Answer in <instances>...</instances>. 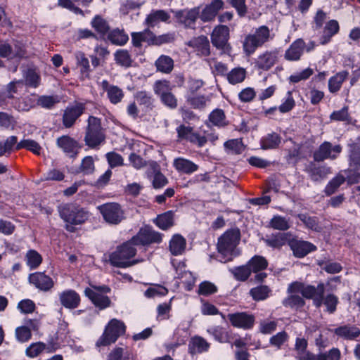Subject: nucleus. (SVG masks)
I'll use <instances>...</instances> for the list:
<instances>
[{
  "instance_id": "nucleus-10",
  "label": "nucleus",
  "mask_w": 360,
  "mask_h": 360,
  "mask_svg": "<svg viewBox=\"0 0 360 360\" xmlns=\"http://www.w3.org/2000/svg\"><path fill=\"white\" fill-rule=\"evenodd\" d=\"M162 234L152 229L150 226L140 229L136 236L131 238V243L135 245H148L152 243H160Z\"/></svg>"
},
{
  "instance_id": "nucleus-36",
  "label": "nucleus",
  "mask_w": 360,
  "mask_h": 360,
  "mask_svg": "<svg viewBox=\"0 0 360 360\" xmlns=\"http://www.w3.org/2000/svg\"><path fill=\"white\" fill-rule=\"evenodd\" d=\"M91 25L95 31L102 37L109 32L110 25L108 21L101 15H96L92 19Z\"/></svg>"
},
{
  "instance_id": "nucleus-42",
  "label": "nucleus",
  "mask_w": 360,
  "mask_h": 360,
  "mask_svg": "<svg viewBox=\"0 0 360 360\" xmlns=\"http://www.w3.org/2000/svg\"><path fill=\"white\" fill-rule=\"evenodd\" d=\"M281 143V136L275 133H271L264 136L262 141V148L263 149L276 148Z\"/></svg>"
},
{
  "instance_id": "nucleus-29",
  "label": "nucleus",
  "mask_w": 360,
  "mask_h": 360,
  "mask_svg": "<svg viewBox=\"0 0 360 360\" xmlns=\"http://www.w3.org/2000/svg\"><path fill=\"white\" fill-rule=\"evenodd\" d=\"M210 345L200 336L193 337L188 345L189 352L191 354H200L208 351Z\"/></svg>"
},
{
  "instance_id": "nucleus-59",
  "label": "nucleus",
  "mask_w": 360,
  "mask_h": 360,
  "mask_svg": "<svg viewBox=\"0 0 360 360\" xmlns=\"http://www.w3.org/2000/svg\"><path fill=\"white\" fill-rule=\"evenodd\" d=\"M224 147L233 154H240L244 150L243 144L238 139H231L226 141Z\"/></svg>"
},
{
  "instance_id": "nucleus-41",
  "label": "nucleus",
  "mask_w": 360,
  "mask_h": 360,
  "mask_svg": "<svg viewBox=\"0 0 360 360\" xmlns=\"http://www.w3.org/2000/svg\"><path fill=\"white\" fill-rule=\"evenodd\" d=\"M251 271L257 273L266 269L268 262L265 257L260 255H255L248 262Z\"/></svg>"
},
{
  "instance_id": "nucleus-3",
  "label": "nucleus",
  "mask_w": 360,
  "mask_h": 360,
  "mask_svg": "<svg viewBox=\"0 0 360 360\" xmlns=\"http://www.w3.org/2000/svg\"><path fill=\"white\" fill-rule=\"evenodd\" d=\"M135 245L131 243V239L118 246L115 251L109 257L111 265L119 268H127L139 262L138 259L131 260L136 254Z\"/></svg>"
},
{
  "instance_id": "nucleus-19",
  "label": "nucleus",
  "mask_w": 360,
  "mask_h": 360,
  "mask_svg": "<svg viewBox=\"0 0 360 360\" xmlns=\"http://www.w3.org/2000/svg\"><path fill=\"white\" fill-rule=\"evenodd\" d=\"M278 58L276 51H266L261 53L255 61L256 66L263 70H269Z\"/></svg>"
},
{
  "instance_id": "nucleus-53",
  "label": "nucleus",
  "mask_w": 360,
  "mask_h": 360,
  "mask_svg": "<svg viewBox=\"0 0 360 360\" xmlns=\"http://www.w3.org/2000/svg\"><path fill=\"white\" fill-rule=\"evenodd\" d=\"M269 225L271 228L280 231H285L290 228L288 220L281 216H274L270 221Z\"/></svg>"
},
{
  "instance_id": "nucleus-1",
  "label": "nucleus",
  "mask_w": 360,
  "mask_h": 360,
  "mask_svg": "<svg viewBox=\"0 0 360 360\" xmlns=\"http://www.w3.org/2000/svg\"><path fill=\"white\" fill-rule=\"evenodd\" d=\"M240 239L238 229H231L224 232L219 238L217 244V251L226 262L239 255L237 245Z\"/></svg>"
},
{
  "instance_id": "nucleus-64",
  "label": "nucleus",
  "mask_w": 360,
  "mask_h": 360,
  "mask_svg": "<svg viewBox=\"0 0 360 360\" xmlns=\"http://www.w3.org/2000/svg\"><path fill=\"white\" fill-rule=\"evenodd\" d=\"M288 338V335L287 333L285 331H281L273 335L270 338L269 343L271 345L276 347L279 349L282 345L287 341Z\"/></svg>"
},
{
  "instance_id": "nucleus-38",
  "label": "nucleus",
  "mask_w": 360,
  "mask_h": 360,
  "mask_svg": "<svg viewBox=\"0 0 360 360\" xmlns=\"http://www.w3.org/2000/svg\"><path fill=\"white\" fill-rule=\"evenodd\" d=\"M108 360H134V357L128 349L117 347L110 352Z\"/></svg>"
},
{
  "instance_id": "nucleus-18",
  "label": "nucleus",
  "mask_w": 360,
  "mask_h": 360,
  "mask_svg": "<svg viewBox=\"0 0 360 360\" xmlns=\"http://www.w3.org/2000/svg\"><path fill=\"white\" fill-rule=\"evenodd\" d=\"M29 281L37 288L48 291L53 286V281L51 277L43 272H36L29 276Z\"/></svg>"
},
{
  "instance_id": "nucleus-20",
  "label": "nucleus",
  "mask_w": 360,
  "mask_h": 360,
  "mask_svg": "<svg viewBox=\"0 0 360 360\" xmlns=\"http://www.w3.org/2000/svg\"><path fill=\"white\" fill-rule=\"evenodd\" d=\"M198 16L197 9L179 11L175 14L177 22L186 27H193Z\"/></svg>"
},
{
  "instance_id": "nucleus-28",
  "label": "nucleus",
  "mask_w": 360,
  "mask_h": 360,
  "mask_svg": "<svg viewBox=\"0 0 360 360\" xmlns=\"http://www.w3.org/2000/svg\"><path fill=\"white\" fill-rule=\"evenodd\" d=\"M186 247V239L180 234H174L169 243V250L174 256L182 255Z\"/></svg>"
},
{
  "instance_id": "nucleus-43",
  "label": "nucleus",
  "mask_w": 360,
  "mask_h": 360,
  "mask_svg": "<svg viewBox=\"0 0 360 360\" xmlns=\"http://www.w3.org/2000/svg\"><path fill=\"white\" fill-rule=\"evenodd\" d=\"M187 101L193 108L202 109L210 101V98L197 94H192L191 96L188 97Z\"/></svg>"
},
{
  "instance_id": "nucleus-26",
  "label": "nucleus",
  "mask_w": 360,
  "mask_h": 360,
  "mask_svg": "<svg viewBox=\"0 0 360 360\" xmlns=\"http://www.w3.org/2000/svg\"><path fill=\"white\" fill-rule=\"evenodd\" d=\"M60 301L65 308L75 309L80 303V297L75 290H68L60 295Z\"/></svg>"
},
{
  "instance_id": "nucleus-16",
  "label": "nucleus",
  "mask_w": 360,
  "mask_h": 360,
  "mask_svg": "<svg viewBox=\"0 0 360 360\" xmlns=\"http://www.w3.org/2000/svg\"><path fill=\"white\" fill-rule=\"evenodd\" d=\"M288 245L292 250L293 255L298 258H302L316 250V246L310 242L297 239H290Z\"/></svg>"
},
{
  "instance_id": "nucleus-13",
  "label": "nucleus",
  "mask_w": 360,
  "mask_h": 360,
  "mask_svg": "<svg viewBox=\"0 0 360 360\" xmlns=\"http://www.w3.org/2000/svg\"><path fill=\"white\" fill-rule=\"evenodd\" d=\"M85 110L84 104L76 103L75 105L68 106L63 114V124L65 128L72 127L76 120L83 114Z\"/></svg>"
},
{
  "instance_id": "nucleus-54",
  "label": "nucleus",
  "mask_w": 360,
  "mask_h": 360,
  "mask_svg": "<svg viewBox=\"0 0 360 360\" xmlns=\"http://www.w3.org/2000/svg\"><path fill=\"white\" fill-rule=\"evenodd\" d=\"M77 63L80 67L81 73L87 77L90 72V65L88 58L82 52H78L75 55Z\"/></svg>"
},
{
  "instance_id": "nucleus-32",
  "label": "nucleus",
  "mask_w": 360,
  "mask_h": 360,
  "mask_svg": "<svg viewBox=\"0 0 360 360\" xmlns=\"http://www.w3.org/2000/svg\"><path fill=\"white\" fill-rule=\"evenodd\" d=\"M173 165L178 172L185 174H191L197 171L198 169V166L196 164L189 160L182 158H176L174 160Z\"/></svg>"
},
{
  "instance_id": "nucleus-7",
  "label": "nucleus",
  "mask_w": 360,
  "mask_h": 360,
  "mask_svg": "<svg viewBox=\"0 0 360 360\" xmlns=\"http://www.w3.org/2000/svg\"><path fill=\"white\" fill-rule=\"evenodd\" d=\"M104 221L110 225H117L124 219V212L117 202H108L97 207Z\"/></svg>"
},
{
  "instance_id": "nucleus-15",
  "label": "nucleus",
  "mask_w": 360,
  "mask_h": 360,
  "mask_svg": "<svg viewBox=\"0 0 360 360\" xmlns=\"http://www.w3.org/2000/svg\"><path fill=\"white\" fill-rule=\"evenodd\" d=\"M231 325L245 330L250 329L255 323V316L246 312H237L228 314Z\"/></svg>"
},
{
  "instance_id": "nucleus-49",
  "label": "nucleus",
  "mask_w": 360,
  "mask_h": 360,
  "mask_svg": "<svg viewBox=\"0 0 360 360\" xmlns=\"http://www.w3.org/2000/svg\"><path fill=\"white\" fill-rule=\"evenodd\" d=\"M345 181V178L342 175H338L331 179L325 188L326 195L329 196L333 194Z\"/></svg>"
},
{
  "instance_id": "nucleus-57",
  "label": "nucleus",
  "mask_w": 360,
  "mask_h": 360,
  "mask_svg": "<svg viewBox=\"0 0 360 360\" xmlns=\"http://www.w3.org/2000/svg\"><path fill=\"white\" fill-rule=\"evenodd\" d=\"M116 62L124 67H129L131 64V58L129 52L126 50L117 51L115 54Z\"/></svg>"
},
{
  "instance_id": "nucleus-44",
  "label": "nucleus",
  "mask_w": 360,
  "mask_h": 360,
  "mask_svg": "<svg viewBox=\"0 0 360 360\" xmlns=\"http://www.w3.org/2000/svg\"><path fill=\"white\" fill-rule=\"evenodd\" d=\"M108 39L114 44L124 45L129 39L123 30L115 29L108 33Z\"/></svg>"
},
{
  "instance_id": "nucleus-40",
  "label": "nucleus",
  "mask_w": 360,
  "mask_h": 360,
  "mask_svg": "<svg viewBox=\"0 0 360 360\" xmlns=\"http://www.w3.org/2000/svg\"><path fill=\"white\" fill-rule=\"evenodd\" d=\"M209 122L216 127H224L227 124L226 115L223 110L217 108L209 115Z\"/></svg>"
},
{
  "instance_id": "nucleus-5",
  "label": "nucleus",
  "mask_w": 360,
  "mask_h": 360,
  "mask_svg": "<svg viewBox=\"0 0 360 360\" xmlns=\"http://www.w3.org/2000/svg\"><path fill=\"white\" fill-rule=\"evenodd\" d=\"M61 219L73 225L83 224L89 217V213L74 203L61 204L57 207Z\"/></svg>"
},
{
  "instance_id": "nucleus-34",
  "label": "nucleus",
  "mask_w": 360,
  "mask_h": 360,
  "mask_svg": "<svg viewBox=\"0 0 360 360\" xmlns=\"http://www.w3.org/2000/svg\"><path fill=\"white\" fill-rule=\"evenodd\" d=\"M307 171L311 179L314 181H318L325 179L330 172L329 167L326 166H316L312 163L309 166Z\"/></svg>"
},
{
  "instance_id": "nucleus-46",
  "label": "nucleus",
  "mask_w": 360,
  "mask_h": 360,
  "mask_svg": "<svg viewBox=\"0 0 360 360\" xmlns=\"http://www.w3.org/2000/svg\"><path fill=\"white\" fill-rule=\"evenodd\" d=\"M246 76V71L242 68H233L228 75L227 79L229 83L236 84L242 82Z\"/></svg>"
},
{
  "instance_id": "nucleus-25",
  "label": "nucleus",
  "mask_w": 360,
  "mask_h": 360,
  "mask_svg": "<svg viewBox=\"0 0 360 360\" xmlns=\"http://www.w3.org/2000/svg\"><path fill=\"white\" fill-rule=\"evenodd\" d=\"M224 6V2L221 0H214L210 4L206 6L200 15V19L204 22H208L213 20L217 13Z\"/></svg>"
},
{
  "instance_id": "nucleus-6",
  "label": "nucleus",
  "mask_w": 360,
  "mask_h": 360,
  "mask_svg": "<svg viewBox=\"0 0 360 360\" xmlns=\"http://www.w3.org/2000/svg\"><path fill=\"white\" fill-rule=\"evenodd\" d=\"M105 136L101 127V120L90 116L88 119V125L86 129L84 141L89 148H94L105 141Z\"/></svg>"
},
{
  "instance_id": "nucleus-24",
  "label": "nucleus",
  "mask_w": 360,
  "mask_h": 360,
  "mask_svg": "<svg viewBox=\"0 0 360 360\" xmlns=\"http://www.w3.org/2000/svg\"><path fill=\"white\" fill-rule=\"evenodd\" d=\"M56 144L63 151L72 156L77 153L78 143L73 138L64 135L57 139Z\"/></svg>"
},
{
  "instance_id": "nucleus-58",
  "label": "nucleus",
  "mask_w": 360,
  "mask_h": 360,
  "mask_svg": "<svg viewBox=\"0 0 360 360\" xmlns=\"http://www.w3.org/2000/svg\"><path fill=\"white\" fill-rule=\"evenodd\" d=\"M318 264L328 274H337L341 271L342 267L340 263L328 261H320Z\"/></svg>"
},
{
  "instance_id": "nucleus-14",
  "label": "nucleus",
  "mask_w": 360,
  "mask_h": 360,
  "mask_svg": "<svg viewBox=\"0 0 360 360\" xmlns=\"http://www.w3.org/2000/svg\"><path fill=\"white\" fill-rule=\"evenodd\" d=\"M178 139L180 140H187L192 143L198 145L199 147L203 146L207 143L205 136H200L198 133L193 132V128L184 124L180 125L176 129Z\"/></svg>"
},
{
  "instance_id": "nucleus-48",
  "label": "nucleus",
  "mask_w": 360,
  "mask_h": 360,
  "mask_svg": "<svg viewBox=\"0 0 360 360\" xmlns=\"http://www.w3.org/2000/svg\"><path fill=\"white\" fill-rule=\"evenodd\" d=\"M282 303L285 307L298 309L302 307L304 305L305 302L300 295H291L285 298Z\"/></svg>"
},
{
  "instance_id": "nucleus-11",
  "label": "nucleus",
  "mask_w": 360,
  "mask_h": 360,
  "mask_svg": "<svg viewBox=\"0 0 360 360\" xmlns=\"http://www.w3.org/2000/svg\"><path fill=\"white\" fill-rule=\"evenodd\" d=\"M342 151L340 145L333 146L328 141H324L314 153L313 158L316 162H322L326 159L335 160Z\"/></svg>"
},
{
  "instance_id": "nucleus-63",
  "label": "nucleus",
  "mask_w": 360,
  "mask_h": 360,
  "mask_svg": "<svg viewBox=\"0 0 360 360\" xmlns=\"http://www.w3.org/2000/svg\"><path fill=\"white\" fill-rule=\"evenodd\" d=\"M80 171L84 174H90L94 172L95 166L91 156H86L82 161Z\"/></svg>"
},
{
  "instance_id": "nucleus-51",
  "label": "nucleus",
  "mask_w": 360,
  "mask_h": 360,
  "mask_svg": "<svg viewBox=\"0 0 360 360\" xmlns=\"http://www.w3.org/2000/svg\"><path fill=\"white\" fill-rule=\"evenodd\" d=\"M298 218L307 228L317 232L321 230V227L319 226L316 217H311L304 214H300L298 215Z\"/></svg>"
},
{
  "instance_id": "nucleus-21",
  "label": "nucleus",
  "mask_w": 360,
  "mask_h": 360,
  "mask_svg": "<svg viewBox=\"0 0 360 360\" xmlns=\"http://www.w3.org/2000/svg\"><path fill=\"white\" fill-rule=\"evenodd\" d=\"M84 294L100 309H105L110 305L111 301L108 296L96 292L89 288L85 289Z\"/></svg>"
},
{
  "instance_id": "nucleus-4",
  "label": "nucleus",
  "mask_w": 360,
  "mask_h": 360,
  "mask_svg": "<svg viewBox=\"0 0 360 360\" xmlns=\"http://www.w3.org/2000/svg\"><path fill=\"white\" fill-rule=\"evenodd\" d=\"M324 292L325 286L323 283H319L317 287H315L311 285H305L302 283L295 281L290 283L288 288V293L300 292L304 297L313 300L314 304L316 307L322 305Z\"/></svg>"
},
{
  "instance_id": "nucleus-56",
  "label": "nucleus",
  "mask_w": 360,
  "mask_h": 360,
  "mask_svg": "<svg viewBox=\"0 0 360 360\" xmlns=\"http://www.w3.org/2000/svg\"><path fill=\"white\" fill-rule=\"evenodd\" d=\"M324 293L323 294V295ZM339 302L338 297L334 294L330 293L326 296V297H323L322 304H324L326 307V310L330 314H333L337 309V305Z\"/></svg>"
},
{
  "instance_id": "nucleus-9",
  "label": "nucleus",
  "mask_w": 360,
  "mask_h": 360,
  "mask_svg": "<svg viewBox=\"0 0 360 360\" xmlns=\"http://www.w3.org/2000/svg\"><path fill=\"white\" fill-rule=\"evenodd\" d=\"M349 169L347 175L348 181L352 184L358 183L360 180V139L349 145Z\"/></svg>"
},
{
  "instance_id": "nucleus-35",
  "label": "nucleus",
  "mask_w": 360,
  "mask_h": 360,
  "mask_svg": "<svg viewBox=\"0 0 360 360\" xmlns=\"http://www.w3.org/2000/svg\"><path fill=\"white\" fill-rule=\"evenodd\" d=\"M155 65L158 71L169 74L174 68L173 59L166 55H161L155 61Z\"/></svg>"
},
{
  "instance_id": "nucleus-17",
  "label": "nucleus",
  "mask_w": 360,
  "mask_h": 360,
  "mask_svg": "<svg viewBox=\"0 0 360 360\" xmlns=\"http://www.w3.org/2000/svg\"><path fill=\"white\" fill-rule=\"evenodd\" d=\"M186 44L193 49L198 56H208L210 54V41L205 36L202 35L193 38Z\"/></svg>"
},
{
  "instance_id": "nucleus-62",
  "label": "nucleus",
  "mask_w": 360,
  "mask_h": 360,
  "mask_svg": "<svg viewBox=\"0 0 360 360\" xmlns=\"http://www.w3.org/2000/svg\"><path fill=\"white\" fill-rule=\"evenodd\" d=\"M15 336L20 342H26L31 339L32 333L30 328L24 326L16 328Z\"/></svg>"
},
{
  "instance_id": "nucleus-55",
  "label": "nucleus",
  "mask_w": 360,
  "mask_h": 360,
  "mask_svg": "<svg viewBox=\"0 0 360 360\" xmlns=\"http://www.w3.org/2000/svg\"><path fill=\"white\" fill-rule=\"evenodd\" d=\"M60 102V98L57 96H41L37 99V105L44 108H51Z\"/></svg>"
},
{
  "instance_id": "nucleus-22",
  "label": "nucleus",
  "mask_w": 360,
  "mask_h": 360,
  "mask_svg": "<svg viewBox=\"0 0 360 360\" xmlns=\"http://www.w3.org/2000/svg\"><path fill=\"white\" fill-rule=\"evenodd\" d=\"M305 42L302 39L295 40L285 51L284 57L287 60L295 61L300 60L305 48Z\"/></svg>"
},
{
  "instance_id": "nucleus-2",
  "label": "nucleus",
  "mask_w": 360,
  "mask_h": 360,
  "mask_svg": "<svg viewBox=\"0 0 360 360\" xmlns=\"http://www.w3.org/2000/svg\"><path fill=\"white\" fill-rule=\"evenodd\" d=\"M274 38L271 30L266 25H261L255 30L245 36L243 44L244 53L249 56L253 54L256 50L271 41Z\"/></svg>"
},
{
  "instance_id": "nucleus-33",
  "label": "nucleus",
  "mask_w": 360,
  "mask_h": 360,
  "mask_svg": "<svg viewBox=\"0 0 360 360\" xmlns=\"http://www.w3.org/2000/svg\"><path fill=\"white\" fill-rule=\"evenodd\" d=\"M150 169L154 173L153 186L155 188H160L168 184V180L164 174L160 172L159 165L154 161L149 163Z\"/></svg>"
},
{
  "instance_id": "nucleus-27",
  "label": "nucleus",
  "mask_w": 360,
  "mask_h": 360,
  "mask_svg": "<svg viewBox=\"0 0 360 360\" xmlns=\"http://www.w3.org/2000/svg\"><path fill=\"white\" fill-rule=\"evenodd\" d=\"M334 333L346 340H354L360 335V329L356 326L344 325L334 329Z\"/></svg>"
},
{
  "instance_id": "nucleus-8",
  "label": "nucleus",
  "mask_w": 360,
  "mask_h": 360,
  "mask_svg": "<svg viewBox=\"0 0 360 360\" xmlns=\"http://www.w3.org/2000/svg\"><path fill=\"white\" fill-rule=\"evenodd\" d=\"M125 328L123 322L112 319L105 327V331L96 342V345L106 346L115 342L120 335L125 333Z\"/></svg>"
},
{
  "instance_id": "nucleus-47",
  "label": "nucleus",
  "mask_w": 360,
  "mask_h": 360,
  "mask_svg": "<svg viewBox=\"0 0 360 360\" xmlns=\"http://www.w3.org/2000/svg\"><path fill=\"white\" fill-rule=\"evenodd\" d=\"M27 264L31 269L37 268L42 262V257L41 255L34 250H30L25 255Z\"/></svg>"
},
{
  "instance_id": "nucleus-12",
  "label": "nucleus",
  "mask_w": 360,
  "mask_h": 360,
  "mask_svg": "<svg viewBox=\"0 0 360 360\" xmlns=\"http://www.w3.org/2000/svg\"><path fill=\"white\" fill-rule=\"evenodd\" d=\"M229 28L226 25H218L212 31L211 41L214 46L226 51L229 49Z\"/></svg>"
},
{
  "instance_id": "nucleus-31",
  "label": "nucleus",
  "mask_w": 360,
  "mask_h": 360,
  "mask_svg": "<svg viewBox=\"0 0 360 360\" xmlns=\"http://www.w3.org/2000/svg\"><path fill=\"white\" fill-rule=\"evenodd\" d=\"M170 18V15L164 10L152 11L146 19V23L150 27H154L160 22H166Z\"/></svg>"
},
{
  "instance_id": "nucleus-45",
  "label": "nucleus",
  "mask_w": 360,
  "mask_h": 360,
  "mask_svg": "<svg viewBox=\"0 0 360 360\" xmlns=\"http://www.w3.org/2000/svg\"><path fill=\"white\" fill-rule=\"evenodd\" d=\"M22 148H26L38 155H40L41 150L40 145L37 141L31 139H24L18 142L17 146H15V150H20Z\"/></svg>"
},
{
  "instance_id": "nucleus-39",
  "label": "nucleus",
  "mask_w": 360,
  "mask_h": 360,
  "mask_svg": "<svg viewBox=\"0 0 360 360\" xmlns=\"http://www.w3.org/2000/svg\"><path fill=\"white\" fill-rule=\"evenodd\" d=\"M271 292V290L269 286L262 285L252 288L250 290V295L255 301H262L268 298Z\"/></svg>"
},
{
  "instance_id": "nucleus-61",
  "label": "nucleus",
  "mask_w": 360,
  "mask_h": 360,
  "mask_svg": "<svg viewBox=\"0 0 360 360\" xmlns=\"http://www.w3.org/2000/svg\"><path fill=\"white\" fill-rule=\"evenodd\" d=\"M45 347V344L41 342L32 343L26 349V355L31 358L36 357L41 353Z\"/></svg>"
},
{
  "instance_id": "nucleus-50",
  "label": "nucleus",
  "mask_w": 360,
  "mask_h": 360,
  "mask_svg": "<svg viewBox=\"0 0 360 360\" xmlns=\"http://www.w3.org/2000/svg\"><path fill=\"white\" fill-rule=\"evenodd\" d=\"M348 75V72L342 71L337 73L332 77L328 82L329 90H339L342 82L345 80Z\"/></svg>"
},
{
  "instance_id": "nucleus-52",
  "label": "nucleus",
  "mask_w": 360,
  "mask_h": 360,
  "mask_svg": "<svg viewBox=\"0 0 360 360\" xmlns=\"http://www.w3.org/2000/svg\"><path fill=\"white\" fill-rule=\"evenodd\" d=\"M235 278L240 281H245L251 274V270L248 265L238 266L231 270Z\"/></svg>"
},
{
  "instance_id": "nucleus-60",
  "label": "nucleus",
  "mask_w": 360,
  "mask_h": 360,
  "mask_svg": "<svg viewBox=\"0 0 360 360\" xmlns=\"http://www.w3.org/2000/svg\"><path fill=\"white\" fill-rule=\"evenodd\" d=\"M217 291V288L214 283L209 281H204L199 285L198 292L199 295L207 296L215 293Z\"/></svg>"
},
{
  "instance_id": "nucleus-23",
  "label": "nucleus",
  "mask_w": 360,
  "mask_h": 360,
  "mask_svg": "<svg viewBox=\"0 0 360 360\" xmlns=\"http://www.w3.org/2000/svg\"><path fill=\"white\" fill-rule=\"evenodd\" d=\"M290 235L288 233H276L271 236H266L263 238L264 242L269 247L274 249H280L286 243H289Z\"/></svg>"
},
{
  "instance_id": "nucleus-30",
  "label": "nucleus",
  "mask_w": 360,
  "mask_h": 360,
  "mask_svg": "<svg viewBox=\"0 0 360 360\" xmlns=\"http://www.w3.org/2000/svg\"><path fill=\"white\" fill-rule=\"evenodd\" d=\"M207 332L219 342H229L232 339L231 332L219 326L211 327Z\"/></svg>"
},
{
  "instance_id": "nucleus-37",
  "label": "nucleus",
  "mask_w": 360,
  "mask_h": 360,
  "mask_svg": "<svg viewBox=\"0 0 360 360\" xmlns=\"http://www.w3.org/2000/svg\"><path fill=\"white\" fill-rule=\"evenodd\" d=\"M154 221L162 230H167L174 225V213L172 211H167L159 214Z\"/></svg>"
}]
</instances>
